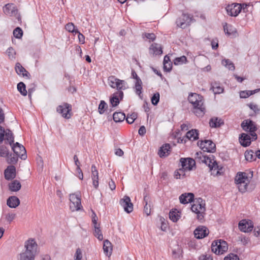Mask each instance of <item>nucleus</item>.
Instances as JSON below:
<instances>
[{
  "label": "nucleus",
  "instance_id": "1",
  "mask_svg": "<svg viewBox=\"0 0 260 260\" xmlns=\"http://www.w3.org/2000/svg\"><path fill=\"white\" fill-rule=\"evenodd\" d=\"M37 246L34 240H27L25 243V251L20 254L19 260H35Z\"/></svg>",
  "mask_w": 260,
  "mask_h": 260
},
{
  "label": "nucleus",
  "instance_id": "2",
  "mask_svg": "<svg viewBox=\"0 0 260 260\" xmlns=\"http://www.w3.org/2000/svg\"><path fill=\"white\" fill-rule=\"evenodd\" d=\"M191 209L192 212L197 214V218L199 220H202L204 219L206 210L205 203L201 198L196 199L193 205L191 206Z\"/></svg>",
  "mask_w": 260,
  "mask_h": 260
},
{
  "label": "nucleus",
  "instance_id": "3",
  "mask_svg": "<svg viewBox=\"0 0 260 260\" xmlns=\"http://www.w3.org/2000/svg\"><path fill=\"white\" fill-rule=\"evenodd\" d=\"M228 249L227 243L222 240L214 241L212 244L211 250L216 254H222Z\"/></svg>",
  "mask_w": 260,
  "mask_h": 260
},
{
  "label": "nucleus",
  "instance_id": "4",
  "mask_svg": "<svg viewBox=\"0 0 260 260\" xmlns=\"http://www.w3.org/2000/svg\"><path fill=\"white\" fill-rule=\"evenodd\" d=\"M201 161L208 166L210 170L215 171L216 170V175L220 174V170L222 168L219 169V166L216 160H214V156L212 155L209 156L206 155H203L202 157H200Z\"/></svg>",
  "mask_w": 260,
  "mask_h": 260
},
{
  "label": "nucleus",
  "instance_id": "5",
  "mask_svg": "<svg viewBox=\"0 0 260 260\" xmlns=\"http://www.w3.org/2000/svg\"><path fill=\"white\" fill-rule=\"evenodd\" d=\"M241 125L244 131L250 133V136L253 140L257 139V135L255 133L257 128L252 120H245L242 122Z\"/></svg>",
  "mask_w": 260,
  "mask_h": 260
},
{
  "label": "nucleus",
  "instance_id": "6",
  "mask_svg": "<svg viewBox=\"0 0 260 260\" xmlns=\"http://www.w3.org/2000/svg\"><path fill=\"white\" fill-rule=\"evenodd\" d=\"M70 208L72 211H78L82 207L79 194L72 193L70 194Z\"/></svg>",
  "mask_w": 260,
  "mask_h": 260
},
{
  "label": "nucleus",
  "instance_id": "7",
  "mask_svg": "<svg viewBox=\"0 0 260 260\" xmlns=\"http://www.w3.org/2000/svg\"><path fill=\"white\" fill-rule=\"evenodd\" d=\"M198 145L204 151L210 153L216 151V145L211 140L200 141L198 142Z\"/></svg>",
  "mask_w": 260,
  "mask_h": 260
},
{
  "label": "nucleus",
  "instance_id": "8",
  "mask_svg": "<svg viewBox=\"0 0 260 260\" xmlns=\"http://www.w3.org/2000/svg\"><path fill=\"white\" fill-rule=\"evenodd\" d=\"M72 106L67 103H63L56 108V111L60 114L62 116L66 119H69L71 117Z\"/></svg>",
  "mask_w": 260,
  "mask_h": 260
},
{
  "label": "nucleus",
  "instance_id": "9",
  "mask_svg": "<svg viewBox=\"0 0 260 260\" xmlns=\"http://www.w3.org/2000/svg\"><path fill=\"white\" fill-rule=\"evenodd\" d=\"M193 106V113L198 117L203 116L205 113V108L204 105L203 97L201 95V98L195 102V104H192Z\"/></svg>",
  "mask_w": 260,
  "mask_h": 260
},
{
  "label": "nucleus",
  "instance_id": "10",
  "mask_svg": "<svg viewBox=\"0 0 260 260\" xmlns=\"http://www.w3.org/2000/svg\"><path fill=\"white\" fill-rule=\"evenodd\" d=\"M12 149L14 153L17 156L20 157L22 159L25 160L26 157V151L25 147L18 142L12 145Z\"/></svg>",
  "mask_w": 260,
  "mask_h": 260
},
{
  "label": "nucleus",
  "instance_id": "11",
  "mask_svg": "<svg viewBox=\"0 0 260 260\" xmlns=\"http://www.w3.org/2000/svg\"><path fill=\"white\" fill-rule=\"evenodd\" d=\"M242 8L241 4L235 3L231 5H229L226 7V10L228 14L231 16L236 17L241 12Z\"/></svg>",
  "mask_w": 260,
  "mask_h": 260
},
{
  "label": "nucleus",
  "instance_id": "12",
  "mask_svg": "<svg viewBox=\"0 0 260 260\" xmlns=\"http://www.w3.org/2000/svg\"><path fill=\"white\" fill-rule=\"evenodd\" d=\"M119 204L123 208L124 210L127 213H131L133 210V204L129 197L125 196L119 201Z\"/></svg>",
  "mask_w": 260,
  "mask_h": 260
},
{
  "label": "nucleus",
  "instance_id": "13",
  "mask_svg": "<svg viewBox=\"0 0 260 260\" xmlns=\"http://www.w3.org/2000/svg\"><path fill=\"white\" fill-rule=\"evenodd\" d=\"M180 162L181 164L182 168L185 171L192 170L196 165L194 160L191 158H181Z\"/></svg>",
  "mask_w": 260,
  "mask_h": 260
},
{
  "label": "nucleus",
  "instance_id": "14",
  "mask_svg": "<svg viewBox=\"0 0 260 260\" xmlns=\"http://www.w3.org/2000/svg\"><path fill=\"white\" fill-rule=\"evenodd\" d=\"M191 19L189 15L182 14L181 17L178 18L176 20V24L177 26L182 28H185L190 24Z\"/></svg>",
  "mask_w": 260,
  "mask_h": 260
},
{
  "label": "nucleus",
  "instance_id": "15",
  "mask_svg": "<svg viewBox=\"0 0 260 260\" xmlns=\"http://www.w3.org/2000/svg\"><path fill=\"white\" fill-rule=\"evenodd\" d=\"M253 228L252 222L250 220L243 219L239 223V228L241 232L248 233L251 232Z\"/></svg>",
  "mask_w": 260,
  "mask_h": 260
},
{
  "label": "nucleus",
  "instance_id": "16",
  "mask_svg": "<svg viewBox=\"0 0 260 260\" xmlns=\"http://www.w3.org/2000/svg\"><path fill=\"white\" fill-rule=\"evenodd\" d=\"M3 12L7 15L16 16L18 13V9L14 4L9 3L3 7Z\"/></svg>",
  "mask_w": 260,
  "mask_h": 260
},
{
  "label": "nucleus",
  "instance_id": "17",
  "mask_svg": "<svg viewBox=\"0 0 260 260\" xmlns=\"http://www.w3.org/2000/svg\"><path fill=\"white\" fill-rule=\"evenodd\" d=\"M209 234L208 230L204 226L197 228L194 231V235L197 239H202L207 236Z\"/></svg>",
  "mask_w": 260,
  "mask_h": 260
},
{
  "label": "nucleus",
  "instance_id": "18",
  "mask_svg": "<svg viewBox=\"0 0 260 260\" xmlns=\"http://www.w3.org/2000/svg\"><path fill=\"white\" fill-rule=\"evenodd\" d=\"M5 178L7 180H12L16 177V168L11 165L7 167L4 172Z\"/></svg>",
  "mask_w": 260,
  "mask_h": 260
},
{
  "label": "nucleus",
  "instance_id": "19",
  "mask_svg": "<svg viewBox=\"0 0 260 260\" xmlns=\"http://www.w3.org/2000/svg\"><path fill=\"white\" fill-rule=\"evenodd\" d=\"M251 136L242 133L239 137V142L240 144L243 147H247L251 144V141H253Z\"/></svg>",
  "mask_w": 260,
  "mask_h": 260
},
{
  "label": "nucleus",
  "instance_id": "20",
  "mask_svg": "<svg viewBox=\"0 0 260 260\" xmlns=\"http://www.w3.org/2000/svg\"><path fill=\"white\" fill-rule=\"evenodd\" d=\"M194 194L191 192L184 193L179 197V201L181 204H186L194 201Z\"/></svg>",
  "mask_w": 260,
  "mask_h": 260
},
{
  "label": "nucleus",
  "instance_id": "21",
  "mask_svg": "<svg viewBox=\"0 0 260 260\" xmlns=\"http://www.w3.org/2000/svg\"><path fill=\"white\" fill-rule=\"evenodd\" d=\"M199 135V131L196 129H192L189 131L186 134L184 143H186L187 140L193 141L198 140Z\"/></svg>",
  "mask_w": 260,
  "mask_h": 260
},
{
  "label": "nucleus",
  "instance_id": "22",
  "mask_svg": "<svg viewBox=\"0 0 260 260\" xmlns=\"http://www.w3.org/2000/svg\"><path fill=\"white\" fill-rule=\"evenodd\" d=\"M171 147L169 144L163 145L159 149L158 154L160 157H165L167 156L171 152Z\"/></svg>",
  "mask_w": 260,
  "mask_h": 260
},
{
  "label": "nucleus",
  "instance_id": "23",
  "mask_svg": "<svg viewBox=\"0 0 260 260\" xmlns=\"http://www.w3.org/2000/svg\"><path fill=\"white\" fill-rule=\"evenodd\" d=\"M20 204L19 199L16 196H11L7 200V205L11 208H15Z\"/></svg>",
  "mask_w": 260,
  "mask_h": 260
},
{
  "label": "nucleus",
  "instance_id": "24",
  "mask_svg": "<svg viewBox=\"0 0 260 260\" xmlns=\"http://www.w3.org/2000/svg\"><path fill=\"white\" fill-rule=\"evenodd\" d=\"M15 71L18 75H22L23 77H26L28 79L29 78V73L25 70L24 67L21 66L20 63L17 62L16 64Z\"/></svg>",
  "mask_w": 260,
  "mask_h": 260
},
{
  "label": "nucleus",
  "instance_id": "25",
  "mask_svg": "<svg viewBox=\"0 0 260 260\" xmlns=\"http://www.w3.org/2000/svg\"><path fill=\"white\" fill-rule=\"evenodd\" d=\"M150 54L153 55H161L162 53V48L160 45L157 43H153L149 48Z\"/></svg>",
  "mask_w": 260,
  "mask_h": 260
},
{
  "label": "nucleus",
  "instance_id": "26",
  "mask_svg": "<svg viewBox=\"0 0 260 260\" xmlns=\"http://www.w3.org/2000/svg\"><path fill=\"white\" fill-rule=\"evenodd\" d=\"M236 184L243 183L245 182H249V179L246 176V173L238 172L235 180Z\"/></svg>",
  "mask_w": 260,
  "mask_h": 260
},
{
  "label": "nucleus",
  "instance_id": "27",
  "mask_svg": "<svg viewBox=\"0 0 260 260\" xmlns=\"http://www.w3.org/2000/svg\"><path fill=\"white\" fill-rule=\"evenodd\" d=\"M103 250L104 253L108 256H110L112 252V246L111 243L108 240L104 241Z\"/></svg>",
  "mask_w": 260,
  "mask_h": 260
},
{
  "label": "nucleus",
  "instance_id": "28",
  "mask_svg": "<svg viewBox=\"0 0 260 260\" xmlns=\"http://www.w3.org/2000/svg\"><path fill=\"white\" fill-rule=\"evenodd\" d=\"M223 29L228 36H236L237 30L233 25L225 23L223 25Z\"/></svg>",
  "mask_w": 260,
  "mask_h": 260
},
{
  "label": "nucleus",
  "instance_id": "29",
  "mask_svg": "<svg viewBox=\"0 0 260 260\" xmlns=\"http://www.w3.org/2000/svg\"><path fill=\"white\" fill-rule=\"evenodd\" d=\"M224 122L221 119L217 117H213L210 120L209 124L211 127H219L223 124Z\"/></svg>",
  "mask_w": 260,
  "mask_h": 260
},
{
  "label": "nucleus",
  "instance_id": "30",
  "mask_svg": "<svg viewBox=\"0 0 260 260\" xmlns=\"http://www.w3.org/2000/svg\"><path fill=\"white\" fill-rule=\"evenodd\" d=\"M21 185L20 182L15 180L9 184V188L12 191H18L21 188Z\"/></svg>",
  "mask_w": 260,
  "mask_h": 260
},
{
  "label": "nucleus",
  "instance_id": "31",
  "mask_svg": "<svg viewBox=\"0 0 260 260\" xmlns=\"http://www.w3.org/2000/svg\"><path fill=\"white\" fill-rule=\"evenodd\" d=\"M113 118L115 122H122L125 119V115L123 112H115Z\"/></svg>",
  "mask_w": 260,
  "mask_h": 260
},
{
  "label": "nucleus",
  "instance_id": "32",
  "mask_svg": "<svg viewBox=\"0 0 260 260\" xmlns=\"http://www.w3.org/2000/svg\"><path fill=\"white\" fill-rule=\"evenodd\" d=\"M125 85L126 82L125 81L120 80L116 78L115 88H116L118 90H124L126 89Z\"/></svg>",
  "mask_w": 260,
  "mask_h": 260
},
{
  "label": "nucleus",
  "instance_id": "33",
  "mask_svg": "<svg viewBox=\"0 0 260 260\" xmlns=\"http://www.w3.org/2000/svg\"><path fill=\"white\" fill-rule=\"evenodd\" d=\"M99 173L98 171H93L91 173V178L92 184L95 188H98L99 186Z\"/></svg>",
  "mask_w": 260,
  "mask_h": 260
},
{
  "label": "nucleus",
  "instance_id": "34",
  "mask_svg": "<svg viewBox=\"0 0 260 260\" xmlns=\"http://www.w3.org/2000/svg\"><path fill=\"white\" fill-rule=\"evenodd\" d=\"M148 201L149 197L147 196H145L144 197V202L145 205L144 207V212L147 216L150 215L151 213L150 205L148 204Z\"/></svg>",
  "mask_w": 260,
  "mask_h": 260
},
{
  "label": "nucleus",
  "instance_id": "35",
  "mask_svg": "<svg viewBox=\"0 0 260 260\" xmlns=\"http://www.w3.org/2000/svg\"><path fill=\"white\" fill-rule=\"evenodd\" d=\"M211 89L215 94H219L223 91V88L220 86L219 83L216 82L212 84Z\"/></svg>",
  "mask_w": 260,
  "mask_h": 260
},
{
  "label": "nucleus",
  "instance_id": "36",
  "mask_svg": "<svg viewBox=\"0 0 260 260\" xmlns=\"http://www.w3.org/2000/svg\"><path fill=\"white\" fill-rule=\"evenodd\" d=\"M259 90V89H257L254 90L242 91L240 93V96L241 98L245 99L249 97L250 95L257 92Z\"/></svg>",
  "mask_w": 260,
  "mask_h": 260
},
{
  "label": "nucleus",
  "instance_id": "37",
  "mask_svg": "<svg viewBox=\"0 0 260 260\" xmlns=\"http://www.w3.org/2000/svg\"><path fill=\"white\" fill-rule=\"evenodd\" d=\"M178 213L179 212L176 209L170 211L169 213L170 219L173 222H177L180 217Z\"/></svg>",
  "mask_w": 260,
  "mask_h": 260
},
{
  "label": "nucleus",
  "instance_id": "38",
  "mask_svg": "<svg viewBox=\"0 0 260 260\" xmlns=\"http://www.w3.org/2000/svg\"><path fill=\"white\" fill-rule=\"evenodd\" d=\"M245 157L246 160L249 161H252L255 160V156L254 155V152L252 150H247L245 152Z\"/></svg>",
  "mask_w": 260,
  "mask_h": 260
},
{
  "label": "nucleus",
  "instance_id": "39",
  "mask_svg": "<svg viewBox=\"0 0 260 260\" xmlns=\"http://www.w3.org/2000/svg\"><path fill=\"white\" fill-rule=\"evenodd\" d=\"M5 136H6V140L7 141H8L9 144L11 146H12V145L13 144V143L14 142V136H13L12 131L9 129H7L6 130Z\"/></svg>",
  "mask_w": 260,
  "mask_h": 260
},
{
  "label": "nucleus",
  "instance_id": "40",
  "mask_svg": "<svg viewBox=\"0 0 260 260\" xmlns=\"http://www.w3.org/2000/svg\"><path fill=\"white\" fill-rule=\"evenodd\" d=\"M107 104L103 100L101 101L98 107V111L100 114H103L108 109Z\"/></svg>",
  "mask_w": 260,
  "mask_h": 260
},
{
  "label": "nucleus",
  "instance_id": "41",
  "mask_svg": "<svg viewBox=\"0 0 260 260\" xmlns=\"http://www.w3.org/2000/svg\"><path fill=\"white\" fill-rule=\"evenodd\" d=\"M17 89L22 95L26 96L27 95V91L23 82H20L17 84Z\"/></svg>",
  "mask_w": 260,
  "mask_h": 260
},
{
  "label": "nucleus",
  "instance_id": "42",
  "mask_svg": "<svg viewBox=\"0 0 260 260\" xmlns=\"http://www.w3.org/2000/svg\"><path fill=\"white\" fill-rule=\"evenodd\" d=\"M186 171L182 168L176 170L174 173V177L176 179H182L185 176Z\"/></svg>",
  "mask_w": 260,
  "mask_h": 260
},
{
  "label": "nucleus",
  "instance_id": "43",
  "mask_svg": "<svg viewBox=\"0 0 260 260\" xmlns=\"http://www.w3.org/2000/svg\"><path fill=\"white\" fill-rule=\"evenodd\" d=\"M222 64L232 71H234L235 69L234 63L228 59H224L222 60Z\"/></svg>",
  "mask_w": 260,
  "mask_h": 260
},
{
  "label": "nucleus",
  "instance_id": "44",
  "mask_svg": "<svg viewBox=\"0 0 260 260\" xmlns=\"http://www.w3.org/2000/svg\"><path fill=\"white\" fill-rule=\"evenodd\" d=\"M201 98V95L196 93H190L189 94L188 100L190 103L195 104V102Z\"/></svg>",
  "mask_w": 260,
  "mask_h": 260
},
{
  "label": "nucleus",
  "instance_id": "45",
  "mask_svg": "<svg viewBox=\"0 0 260 260\" xmlns=\"http://www.w3.org/2000/svg\"><path fill=\"white\" fill-rule=\"evenodd\" d=\"M138 114L137 113L133 112L131 114H128L126 118L125 117L127 122L129 124H132L137 119Z\"/></svg>",
  "mask_w": 260,
  "mask_h": 260
},
{
  "label": "nucleus",
  "instance_id": "46",
  "mask_svg": "<svg viewBox=\"0 0 260 260\" xmlns=\"http://www.w3.org/2000/svg\"><path fill=\"white\" fill-rule=\"evenodd\" d=\"M7 162L9 164H16L18 161V156H15L12 154H9L8 156H7Z\"/></svg>",
  "mask_w": 260,
  "mask_h": 260
},
{
  "label": "nucleus",
  "instance_id": "47",
  "mask_svg": "<svg viewBox=\"0 0 260 260\" xmlns=\"http://www.w3.org/2000/svg\"><path fill=\"white\" fill-rule=\"evenodd\" d=\"M94 235L100 241L103 240V235L101 232V230L100 229V227L96 226H94Z\"/></svg>",
  "mask_w": 260,
  "mask_h": 260
},
{
  "label": "nucleus",
  "instance_id": "48",
  "mask_svg": "<svg viewBox=\"0 0 260 260\" xmlns=\"http://www.w3.org/2000/svg\"><path fill=\"white\" fill-rule=\"evenodd\" d=\"M187 62L186 57L183 55L179 57H176L174 60V63L175 65L182 64L183 63H186Z\"/></svg>",
  "mask_w": 260,
  "mask_h": 260
},
{
  "label": "nucleus",
  "instance_id": "49",
  "mask_svg": "<svg viewBox=\"0 0 260 260\" xmlns=\"http://www.w3.org/2000/svg\"><path fill=\"white\" fill-rule=\"evenodd\" d=\"M9 154V149L8 148L4 145L0 146V156L6 157L8 156Z\"/></svg>",
  "mask_w": 260,
  "mask_h": 260
},
{
  "label": "nucleus",
  "instance_id": "50",
  "mask_svg": "<svg viewBox=\"0 0 260 260\" xmlns=\"http://www.w3.org/2000/svg\"><path fill=\"white\" fill-rule=\"evenodd\" d=\"M67 30L69 32L73 33L79 32V31L77 29H75V26L73 23H68L65 27Z\"/></svg>",
  "mask_w": 260,
  "mask_h": 260
},
{
  "label": "nucleus",
  "instance_id": "51",
  "mask_svg": "<svg viewBox=\"0 0 260 260\" xmlns=\"http://www.w3.org/2000/svg\"><path fill=\"white\" fill-rule=\"evenodd\" d=\"M13 35L16 38L20 39L23 35V31L22 29L19 27H16L13 30Z\"/></svg>",
  "mask_w": 260,
  "mask_h": 260
},
{
  "label": "nucleus",
  "instance_id": "52",
  "mask_svg": "<svg viewBox=\"0 0 260 260\" xmlns=\"http://www.w3.org/2000/svg\"><path fill=\"white\" fill-rule=\"evenodd\" d=\"M160 99V95L158 92L155 93L151 99L152 104L156 106L158 104Z\"/></svg>",
  "mask_w": 260,
  "mask_h": 260
},
{
  "label": "nucleus",
  "instance_id": "53",
  "mask_svg": "<svg viewBox=\"0 0 260 260\" xmlns=\"http://www.w3.org/2000/svg\"><path fill=\"white\" fill-rule=\"evenodd\" d=\"M110 101L113 107L117 106L119 103L118 95H116V94H113V96L110 98Z\"/></svg>",
  "mask_w": 260,
  "mask_h": 260
},
{
  "label": "nucleus",
  "instance_id": "54",
  "mask_svg": "<svg viewBox=\"0 0 260 260\" xmlns=\"http://www.w3.org/2000/svg\"><path fill=\"white\" fill-rule=\"evenodd\" d=\"M6 53L10 59H15L16 52L12 47H9L7 50Z\"/></svg>",
  "mask_w": 260,
  "mask_h": 260
},
{
  "label": "nucleus",
  "instance_id": "55",
  "mask_svg": "<svg viewBox=\"0 0 260 260\" xmlns=\"http://www.w3.org/2000/svg\"><path fill=\"white\" fill-rule=\"evenodd\" d=\"M249 182H245L243 183H237L239 190L240 192H244L247 190L248 184Z\"/></svg>",
  "mask_w": 260,
  "mask_h": 260
},
{
  "label": "nucleus",
  "instance_id": "56",
  "mask_svg": "<svg viewBox=\"0 0 260 260\" xmlns=\"http://www.w3.org/2000/svg\"><path fill=\"white\" fill-rule=\"evenodd\" d=\"M250 109L254 111L255 114L260 113V109L258 108V106L253 103H249L247 105Z\"/></svg>",
  "mask_w": 260,
  "mask_h": 260
},
{
  "label": "nucleus",
  "instance_id": "57",
  "mask_svg": "<svg viewBox=\"0 0 260 260\" xmlns=\"http://www.w3.org/2000/svg\"><path fill=\"white\" fill-rule=\"evenodd\" d=\"M116 78L114 76H111L108 77V82L109 85L113 88H115V82Z\"/></svg>",
  "mask_w": 260,
  "mask_h": 260
},
{
  "label": "nucleus",
  "instance_id": "58",
  "mask_svg": "<svg viewBox=\"0 0 260 260\" xmlns=\"http://www.w3.org/2000/svg\"><path fill=\"white\" fill-rule=\"evenodd\" d=\"M143 37L146 38L147 39L149 40L150 41H154L155 38L156 36L153 33H145L143 34Z\"/></svg>",
  "mask_w": 260,
  "mask_h": 260
},
{
  "label": "nucleus",
  "instance_id": "59",
  "mask_svg": "<svg viewBox=\"0 0 260 260\" xmlns=\"http://www.w3.org/2000/svg\"><path fill=\"white\" fill-rule=\"evenodd\" d=\"M224 260H239V258L237 254L230 253L228 256L224 257Z\"/></svg>",
  "mask_w": 260,
  "mask_h": 260
},
{
  "label": "nucleus",
  "instance_id": "60",
  "mask_svg": "<svg viewBox=\"0 0 260 260\" xmlns=\"http://www.w3.org/2000/svg\"><path fill=\"white\" fill-rule=\"evenodd\" d=\"M82 258V253L81 249L78 248L76 249V253L74 256L75 260H81Z\"/></svg>",
  "mask_w": 260,
  "mask_h": 260
},
{
  "label": "nucleus",
  "instance_id": "61",
  "mask_svg": "<svg viewBox=\"0 0 260 260\" xmlns=\"http://www.w3.org/2000/svg\"><path fill=\"white\" fill-rule=\"evenodd\" d=\"M135 88L136 90V93L139 96V97L142 99V85H135Z\"/></svg>",
  "mask_w": 260,
  "mask_h": 260
},
{
  "label": "nucleus",
  "instance_id": "62",
  "mask_svg": "<svg viewBox=\"0 0 260 260\" xmlns=\"http://www.w3.org/2000/svg\"><path fill=\"white\" fill-rule=\"evenodd\" d=\"M182 250L178 248L177 250H173V256L175 258H178L180 257V255L181 254Z\"/></svg>",
  "mask_w": 260,
  "mask_h": 260
},
{
  "label": "nucleus",
  "instance_id": "63",
  "mask_svg": "<svg viewBox=\"0 0 260 260\" xmlns=\"http://www.w3.org/2000/svg\"><path fill=\"white\" fill-rule=\"evenodd\" d=\"M91 217H92V222L93 224H94V226H96L98 218L96 214L93 210H92Z\"/></svg>",
  "mask_w": 260,
  "mask_h": 260
},
{
  "label": "nucleus",
  "instance_id": "64",
  "mask_svg": "<svg viewBox=\"0 0 260 260\" xmlns=\"http://www.w3.org/2000/svg\"><path fill=\"white\" fill-rule=\"evenodd\" d=\"M16 215L15 214L12 213H8L6 216V220L9 222L11 223V221L15 218Z\"/></svg>",
  "mask_w": 260,
  "mask_h": 260
}]
</instances>
